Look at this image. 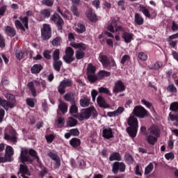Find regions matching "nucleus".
<instances>
[{"instance_id": "nucleus-37", "label": "nucleus", "mask_w": 178, "mask_h": 178, "mask_svg": "<svg viewBox=\"0 0 178 178\" xmlns=\"http://www.w3.org/2000/svg\"><path fill=\"white\" fill-rule=\"evenodd\" d=\"M87 70H88L87 74H95L97 67H95L91 63L88 64L87 67Z\"/></svg>"}, {"instance_id": "nucleus-38", "label": "nucleus", "mask_w": 178, "mask_h": 178, "mask_svg": "<svg viewBox=\"0 0 178 178\" xmlns=\"http://www.w3.org/2000/svg\"><path fill=\"white\" fill-rule=\"evenodd\" d=\"M61 42L62 38H60V36H58L51 41V45H53V47H59Z\"/></svg>"}, {"instance_id": "nucleus-21", "label": "nucleus", "mask_w": 178, "mask_h": 178, "mask_svg": "<svg viewBox=\"0 0 178 178\" xmlns=\"http://www.w3.org/2000/svg\"><path fill=\"white\" fill-rule=\"evenodd\" d=\"M65 101L67 102H70V104H76V98L74 97V94L72 92H68L63 96Z\"/></svg>"}, {"instance_id": "nucleus-35", "label": "nucleus", "mask_w": 178, "mask_h": 178, "mask_svg": "<svg viewBox=\"0 0 178 178\" xmlns=\"http://www.w3.org/2000/svg\"><path fill=\"white\" fill-rule=\"evenodd\" d=\"M27 87L29 88L33 97H37V92L35 90V87H34V83L33 81L29 82Z\"/></svg>"}, {"instance_id": "nucleus-47", "label": "nucleus", "mask_w": 178, "mask_h": 178, "mask_svg": "<svg viewBox=\"0 0 178 178\" xmlns=\"http://www.w3.org/2000/svg\"><path fill=\"white\" fill-rule=\"evenodd\" d=\"M77 112H79V108L77 107V106H76V103L72 104L70 108V113H71V115H73L74 113H77Z\"/></svg>"}, {"instance_id": "nucleus-51", "label": "nucleus", "mask_w": 178, "mask_h": 178, "mask_svg": "<svg viewBox=\"0 0 178 178\" xmlns=\"http://www.w3.org/2000/svg\"><path fill=\"white\" fill-rule=\"evenodd\" d=\"M51 54L52 50H44L43 51V56L45 59L49 60L52 58V56H51Z\"/></svg>"}, {"instance_id": "nucleus-7", "label": "nucleus", "mask_w": 178, "mask_h": 178, "mask_svg": "<svg viewBox=\"0 0 178 178\" xmlns=\"http://www.w3.org/2000/svg\"><path fill=\"white\" fill-rule=\"evenodd\" d=\"M133 115L136 116V118L144 119V118L148 116L149 113L148 111L144 108V107L141 106H136L133 110Z\"/></svg>"}, {"instance_id": "nucleus-20", "label": "nucleus", "mask_w": 178, "mask_h": 178, "mask_svg": "<svg viewBox=\"0 0 178 178\" xmlns=\"http://www.w3.org/2000/svg\"><path fill=\"white\" fill-rule=\"evenodd\" d=\"M17 175H26L27 176H31L30 172L29 171V167L26 164L19 165V172H17Z\"/></svg>"}, {"instance_id": "nucleus-3", "label": "nucleus", "mask_w": 178, "mask_h": 178, "mask_svg": "<svg viewBox=\"0 0 178 178\" xmlns=\"http://www.w3.org/2000/svg\"><path fill=\"white\" fill-rule=\"evenodd\" d=\"M91 115L93 118L98 116V113L94 106L82 109L81 113L76 115V118L80 121L87 120L89 118H91Z\"/></svg>"}, {"instance_id": "nucleus-2", "label": "nucleus", "mask_w": 178, "mask_h": 178, "mask_svg": "<svg viewBox=\"0 0 178 178\" xmlns=\"http://www.w3.org/2000/svg\"><path fill=\"white\" fill-rule=\"evenodd\" d=\"M127 124L129 126L127 128L128 134L132 138H135L136 136H137V130H138V120L134 115H130L128 118Z\"/></svg>"}, {"instance_id": "nucleus-31", "label": "nucleus", "mask_w": 178, "mask_h": 178, "mask_svg": "<svg viewBox=\"0 0 178 178\" xmlns=\"http://www.w3.org/2000/svg\"><path fill=\"white\" fill-rule=\"evenodd\" d=\"M109 161H122V156L119 152H113L110 155Z\"/></svg>"}, {"instance_id": "nucleus-18", "label": "nucleus", "mask_w": 178, "mask_h": 178, "mask_svg": "<svg viewBox=\"0 0 178 178\" xmlns=\"http://www.w3.org/2000/svg\"><path fill=\"white\" fill-rule=\"evenodd\" d=\"M4 33L8 37L13 38L16 35V29L10 26H4Z\"/></svg>"}, {"instance_id": "nucleus-19", "label": "nucleus", "mask_w": 178, "mask_h": 178, "mask_svg": "<svg viewBox=\"0 0 178 178\" xmlns=\"http://www.w3.org/2000/svg\"><path fill=\"white\" fill-rule=\"evenodd\" d=\"M15 152H13V147L12 146L8 145L6 147V154L4 159L6 160V162L8 161H10V158L13 155Z\"/></svg>"}, {"instance_id": "nucleus-5", "label": "nucleus", "mask_w": 178, "mask_h": 178, "mask_svg": "<svg viewBox=\"0 0 178 178\" xmlns=\"http://www.w3.org/2000/svg\"><path fill=\"white\" fill-rule=\"evenodd\" d=\"M149 135L147 136L146 141L151 145H155L159 137V129L156 127H152L149 129Z\"/></svg>"}, {"instance_id": "nucleus-42", "label": "nucleus", "mask_w": 178, "mask_h": 178, "mask_svg": "<svg viewBox=\"0 0 178 178\" xmlns=\"http://www.w3.org/2000/svg\"><path fill=\"white\" fill-rule=\"evenodd\" d=\"M34 84L36 87H40V86H42V89L40 90V91H44V90L47 88V83L45 82V81H42L41 83L38 81H34Z\"/></svg>"}, {"instance_id": "nucleus-59", "label": "nucleus", "mask_w": 178, "mask_h": 178, "mask_svg": "<svg viewBox=\"0 0 178 178\" xmlns=\"http://www.w3.org/2000/svg\"><path fill=\"white\" fill-rule=\"evenodd\" d=\"M70 9L74 16H80V13H79V8L77 7H71Z\"/></svg>"}, {"instance_id": "nucleus-9", "label": "nucleus", "mask_w": 178, "mask_h": 178, "mask_svg": "<svg viewBox=\"0 0 178 178\" xmlns=\"http://www.w3.org/2000/svg\"><path fill=\"white\" fill-rule=\"evenodd\" d=\"M74 51L70 47H68L65 49V55L63 56V59L66 63H72L74 60Z\"/></svg>"}, {"instance_id": "nucleus-1", "label": "nucleus", "mask_w": 178, "mask_h": 178, "mask_svg": "<svg viewBox=\"0 0 178 178\" xmlns=\"http://www.w3.org/2000/svg\"><path fill=\"white\" fill-rule=\"evenodd\" d=\"M29 155H31L32 158L30 157ZM19 159L22 163H24V162H29V163H31L34 159H36L37 162H40V157H38V155H37V152L33 149L29 150H22Z\"/></svg>"}, {"instance_id": "nucleus-36", "label": "nucleus", "mask_w": 178, "mask_h": 178, "mask_svg": "<svg viewBox=\"0 0 178 178\" xmlns=\"http://www.w3.org/2000/svg\"><path fill=\"white\" fill-rule=\"evenodd\" d=\"M53 67L56 72H60V67H62V62L60 60L53 61Z\"/></svg>"}, {"instance_id": "nucleus-28", "label": "nucleus", "mask_w": 178, "mask_h": 178, "mask_svg": "<svg viewBox=\"0 0 178 178\" xmlns=\"http://www.w3.org/2000/svg\"><path fill=\"white\" fill-rule=\"evenodd\" d=\"M111 76V72L105 70L99 71L97 74V77L99 80H103L105 77H109Z\"/></svg>"}, {"instance_id": "nucleus-40", "label": "nucleus", "mask_w": 178, "mask_h": 178, "mask_svg": "<svg viewBox=\"0 0 178 178\" xmlns=\"http://www.w3.org/2000/svg\"><path fill=\"white\" fill-rule=\"evenodd\" d=\"M60 55V51L59 50V49H55L52 54L53 61L59 60Z\"/></svg>"}, {"instance_id": "nucleus-55", "label": "nucleus", "mask_w": 178, "mask_h": 178, "mask_svg": "<svg viewBox=\"0 0 178 178\" xmlns=\"http://www.w3.org/2000/svg\"><path fill=\"white\" fill-rule=\"evenodd\" d=\"M15 55L16 58H17V59H19V60H22V59H23V51H22L19 49H17L15 50Z\"/></svg>"}, {"instance_id": "nucleus-32", "label": "nucleus", "mask_w": 178, "mask_h": 178, "mask_svg": "<svg viewBox=\"0 0 178 178\" xmlns=\"http://www.w3.org/2000/svg\"><path fill=\"white\" fill-rule=\"evenodd\" d=\"M122 38H124L127 44H129V42H131V40H133V34L130 33L124 32L122 34Z\"/></svg>"}, {"instance_id": "nucleus-43", "label": "nucleus", "mask_w": 178, "mask_h": 178, "mask_svg": "<svg viewBox=\"0 0 178 178\" xmlns=\"http://www.w3.org/2000/svg\"><path fill=\"white\" fill-rule=\"evenodd\" d=\"M167 91L170 92V94H176V92H177V88L175 85L170 84L167 87Z\"/></svg>"}, {"instance_id": "nucleus-29", "label": "nucleus", "mask_w": 178, "mask_h": 178, "mask_svg": "<svg viewBox=\"0 0 178 178\" xmlns=\"http://www.w3.org/2000/svg\"><path fill=\"white\" fill-rule=\"evenodd\" d=\"M67 104L63 102H60V104H58V109H60V112H62L63 115L67 113Z\"/></svg>"}, {"instance_id": "nucleus-4", "label": "nucleus", "mask_w": 178, "mask_h": 178, "mask_svg": "<svg viewBox=\"0 0 178 178\" xmlns=\"http://www.w3.org/2000/svg\"><path fill=\"white\" fill-rule=\"evenodd\" d=\"M5 98L8 100H5L0 97V104L1 106L6 111H9L15 108V105L16 104V99H15V95L10 93H6L4 95Z\"/></svg>"}, {"instance_id": "nucleus-39", "label": "nucleus", "mask_w": 178, "mask_h": 178, "mask_svg": "<svg viewBox=\"0 0 178 178\" xmlns=\"http://www.w3.org/2000/svg\"><path fill=\"white\" fill-rule=\"evenodd\" d=\"M88 80L90 81V83H95L98 79V76L95 75V74H88Z\"/></svg>"}, {"instance_id": "nucleus-34", "label": "nucleus", "mask_w": 178, "mask_h": 178, "mask_svg": "<svg viewBox=\"0 0 178 178\" xmlns=\"http://www.w3.org/2000/svg\"><path fill=\"white\" fill-rule=\"evenodd\" d=\"M40 16L44 19H49L51 17V10L47 8L41 10Z\"/></svg>"}, {"instance_id": "nucleus-27", "label": "nucleus", "mask_w": 178, "mask_h": 178, "mask_svg": "<svg viewBox=\"0 0 178 178\" xmlns=\"http://www.w3.org/2000/svg\"><path fill=\"white\" fill-rule=\"evenodd\" d=\"M42 70V65L40 64H35L31 68V72L33 74H37V73H40Z\"/></svg>"}, {"instance_id": "nucleus-14", "label": "nucleus", "mask_w": 178, "mask_h": 178, "mask_svg": "<svg viewBox=\"0 0 178 178\" xmlns=\"http://www.w3.org/2000/svg\"><path fill=\"white\" fill-rule=\"evenodd\" d=\"M124 90H126L124 83H123V81L119 80L115 83V86L113 89V92H114V94H118V92H122L124 91Z\"/></svg>"}, {"instance_id": "nucleus-6", "label": "nucleus", "mask_w": 178, "mask_h": 178, "mask_svg": "<svg viewBox=\"0 0 178 178\" xmlns=\"http://www.w3.org/2000/svg\"><path fill=\"white\" fill-rule=\"evenodd\" d=\"M69 87H73V80L67 78H65L61 81L58 86V92L61 95H63L66 92V88Z\"/></svg>"}, {"instance_id": "nucleus-8", "label": "nucleus", "mask_w": 178, "mask_h": 178, "mask_svg": "<svg viewBox=\"0 0 178 178\" xmlns=\"http://www.w3.org/2000/svg\"><path fill=\"white\" fill-rule=\"evenodd\" d=\"M41 35L42 40L44 41L47 40H49L51 37H52V30L51 29V26L48 24H43V27L41 29Z\"/></svg>"}, {"instance_id": "nucleus-26", "label": "nucleus", "mask_w": 178, "mask_h": 178, "mask_svg": "<svg viewBox=\"0 0 178 178\" xmlns=\"http://www.w3.org/2000/svg\"><path fill=\"white\" fill-rule=\"evenodd\" d=\"M134 22L135 24H137L138 26H143V24H144V18H143L142 16L140 15V14L136 13Z\"/></svg>"}, {"instance_id": "nucleus-11", "label": "nucleus", "mask_w": 178, "mask_h": 178, "mask_svg": "<svg viewBox=\"0 0 178 178\" xmlns=\"http://www.w3.org/2000/svg\"><path fill=\"white\" fill-rule=\"evenodd\" d=\"M4 140L10 141L11 143H17V133L15 130H11L10 132L4 134Z\"/></svg>"}, {"instance_id": "nucleus-63", "label": "nucleus", "mask_w": 178, "mask_h": 178, "mask_svg": "<svg viewBox=\"0 0 178 178\" xmlns=\"http://www.w3.org/2000/svg\"><path fill=\"white\" fill-rule=\"evenodd\" d=\"M47 143H52L55 140V136L53 134L47 135L45 136Z\"/></svg>"}, {"instance_id": "nucleus-10", "label": "nucleus", "mask_w": 178, "mask_h": 178, "mask_svg": "<svg viewBox=\"0 0 178 178\" xmlns=\"http://www.w3.org/2000/svg\"><path fill=\"white\" fill-rule=\"evenodd\" d=\"M50 20L56 24L58 30H62L65 22L63 21V19H62V17L58 15V13H54L53 15H51Z\"/></svg>"}, {"instance_id": "nucleus-24", "label": "nucleus", "mask_w": 178, "mask_h": 178, "mask_svg": "<svg viewBox=\"0 0 178 178\" xmlns=\"http://www.w3.org/2000/svg\"><path fill=\"white\" fill-rule=\"evenodd\" d=\"M103 137L104 138H107V140H109V138H113V132L112 131V129L111 128L104 129L103 130Z\"/></svg>"}, {"instance_id": "nucleus-44", "label": "nucleus", "mask_w": 178, "mask_h": 178, "mask_svg": "<svg viewBox=\"0 0 178 178\" xmlns=\"http://www.w3.org/2000/svg\"><path fill=\"white\" fill-rule=\"evenodd\" d=\"M56 126L58 127H63L65 124V118L59 117L55 122Z\"/></svg>"}, {"instance_id": "nucleus-46", "label": "nucleus", "mask_w": 178, "mask_h": 178, "mask_svg": "<svg viewBox=\"0 0 178 178\" xmlns=\"http://www.w3.org/2000/svg\"><path fill=\"white\" fill-rule=\"evenodd\" d=\"M138 58L140 60L145 61L148 59V55L145 52L141 51L138 54Z\"/></svg>"}, {"instance_id": "nucleus-30", "label": "nucleus", "mask_w": 178, "mask_h": 178, "mask_svg": "<svg viewBox=\"0 0 178 178\" xmlns=\"http://www.w3.org/2000/svg\"><path fill=\"white\" fill-rule=\"evenodd\" d=\"M75 126H77V120L74 119L73 117L68 118L67 127H74Z\"/></svg>"}, {"instance_id": "nucleus-22", "label": "nucleus", "mask_w": 178, "mask_h": 178, "mask_svg": "<svg viewBox=\"0 0 178 178\" xmlns=\"http://www.w3.org/2000/svg\"><path fill=\"white\" fill-rule=\"evenodd\" d=\"M70 46L73 48H75V49H79V51H86L87 49V45H86L84 43H76V42H71Z\"/></svg>"}, {"instance_id": "nucleus-13", "label": "nucleus", "mask_w": 178, "mask_h": 178, "mask_svg": "<svg viewBox=\"0 0 178 178\" xmlns=\"http://www.w3.org/2000/svg\"><path fill=\"white\" fill-rule=\"evenodd\" d=\"M139 10L145 15V17H148V19H155L156 17V11L153 10L150 14L149 10H148L144 6H140Z\"/></svg>"}, {"instance_id": "nucleus-41", "label": "nucleus", "mask_w": 178, "mask_h": 178, "mask_svg": "<svg viewBox=\"0 0 178 178\" xmlns=\"http://www.w3.org/2000/svg\"><path fill=\"white\" fill-rule=\"evenodd\" d=\"M76 33L83 34V33H84V31H86V26L81 23H78L77 27L76 29Z\"/></svg>"}, {"instance_id": "nucleus-64", "label": "nucleus", "mask_w": 178, "mask_h": 178, "mask_svg": "<svg viewBox=\"0 0 178 178\" xmlns=\"http://www.w3.org/2000/svg\"><path fill=\"white\" fill-rule=\"evenodd\" d=\"M165 158L169 161V159H175V154L173 153L170 152L165 154Z\"/></svg>"}, {"instance_id": "nucleus-52", "label": "nucleus", "mask_w": 178, "mask_h": 178, "mask_svg": "<svg viewBox=\"0 0 178 178\" xmlns=\"http://www.w3.org/2000/svg\"><path fill=\"white\" fill-rule=\"evenodd\" d=\"M15 25L16 29H20L21 30H22V31H26V29L23 26V24H22V22L19 19L15 20Z\"/></svg>"}, {"instance_id": "nucleus-53", "label": "nucleus", "mask_w": 178, "mask_h": 178, "mask_svg": "<svg viewBox=\"0 0 178 178\" xmlns=\"http://www.w3.org/2000/svg\"><path fill=\"white\" fill-rule=\"evenodd\" d=\"M170 111L172 112H178V102H175L170 104Z\"/></svg>"}, {"instance_id": "nucleus-61", "label": "nucleus", "mask_w": 178, "mask_h": 178, "mask_svg": "<svg viewBox=\"0 0 178 178\" xmlns=\"http://www.w3.org/2000/svg\"><path fill=\"white\" fill-rule=\"evenodd\" d=\"M26 104L28 106H30L31 108H34L35 106L33 99H30V98L26 99Z\"/></svg>"}, {"instance_id": "nucleus-17", "label": "nucleus", "mask_w": 178, "mask_h": 178, "mask_svg": "<svg viewBox=\"0 0 178 178\" xmlns=\"http://www.w3.org/2000/svg\"><path fill=\"white\" fill-rule=\"evenodd\" d=\"M97 104L100 108H104L106 109V108H109V104L106 102V100L102 96H98L97 98Z\"/></svg>"}, {"instance_id": "nucleus-62", "label": "nucleus", "mask_w": 178, "mask_h": 178, "mask_svg": "<svg viewBox=\"0 0 178 178\" xmlns=\"http://www.w3.org/2000/svg\"><path fill=\"white\" fill-rule=\"evenodd\" d=\"M72 6L71 8H77L80 5V0H71Z\"/></svg>"}, {"instance_id": "nucleus-48", "label": "nucleus", "mask_w": 178, "mask_h": 178, "mask_svg": "<svg viewBox=\"0 0 178 178\" xmlns=\"http://www.w3.org/2000/svg\"><path fill=\"white\" fill-rule=\"evenodd\" d=\"M99 92L100 94H106L107 95H112L111 91L107 88L101 87L99 88Z\"/></svg>"}, {"instance_id": "nucleus-50", "label": "nucleus", "mask_w": 178, "mask_h": 178, "mask_svg": "<svg viewBox=\"0 0 178 178\" xmlns=\"http://www.w3.org/2000/svg\"><path fill=\"white\" fill-rule=\"evenodd\" d=\"M124 159L127 163H133V162H134V159L133 158V156L129 154V153H127L124 155Z\"/></svg>"}, {"instance_id": "nucleus-16", "label": "nucleus", "mask_w": 178, "mask_h": 178, "mask_svg": "<svg viewBox=\"0 0 178 178\" xmlns=\"http://www.w3.org/2000/svg\"><path fill=\"white\" fill-rule=\"evenodd\" d=\"M99 60L101 62L104 67H109V65H111V60L108 59V56L102 54V53H100L99 55Z\"/></svg>"}, {"instance_id": "nucleus-58", "label": "nucleus", "mask_w": 178, "mask_h": 178, "mask_svg": "<svg viewBox=\"0 0 178 178\" xmlns=\"http://www.w3.org/2000/svg\"><path fill=\"white\" fill-rule=\"evenodd\" d=\"M70 133L71 134V136H80V131L77 128L70 129Z\"/></svg>"}, {"instance_id": "nucleus-49", "label": "nucleus", "mask_w": 178, "mask_h": 178, "mask_svg": "<svg viewBox=\"0 0 178 178\" xmlns=\"http://www.w3.org/2000/svg\"><path fill=\"white\" fill-rule=\"evenodd\" d=\"M154 170V164L150 163L145 169V175H149Z\"/></svg>"}, {"instance_id": "nucleus-33", "label": "nucleus", "mask_w": 178, "mask_h": 178, "mask_svg": "<svg viewBox=\"0 0 178 178\" xmlns=\"http://www.w3.org/2000/svg\"><path fill=\"white\" fill-rule=\"evenodd\" d=\"M70 144L73 148H77V147L81 144V141L77 138H74L70 140Z\"/></svg>"}, {"instance_id": "nucleus-54", "label": "nucleus", "mask_w": 178, "mask_h": 178, "mask_svg": "<svg viewBox=\"0 0 178 178\" xmlns=\"http://www.w3.org/2000/svg\"><path fill=\"white\" fill-rule=\"evenodd\" d=\"M167 41L169 45L172 47V48H175L176 46L177 45V40H173V39L170 38V37L168 38Z\"/></svg>"}, {"instance_id": "nucleus-25", "label": "nucleus", "mask_w": 178, "mask_h": 178, "mask_svg": "<svg viewBox=\"0 0 178 178\" xmlns=\"http://www.w3.org/2000/svg\"><path fill=\"white\" fill-rule=\"evenodd\" d=\"M86 15L90 22H97V15L92 13V10H87Z\"/></svg>"}, {"instance_id": "nucleus-15", "label": "nucleus", "mask_w": 178, "mask_h": 178, "mask_svg": "<svg viewBox=\"0 0 178 178\" xmlns=\"http://www.w3.org/2000/svg\"><path fill=\"white\" fill-rule=\"evenodd\" d=\"M107 30L111 33H115V31H122V26H118V22L115 20H113L111 24L107 26Z\"/></svg>"}, {"instance_id": "nucleus-57", "label": "nucleus", "mask_w": 178, "mask_h": 178, "mask_svg": "<svg viewBox=\"0 0 178 178\" xmlns=\"http://www.w3.org/2000/svg\"><path fill=\"white\" fill-rule=\"evenodd\" d=\"M19 19L22 20L24 27L29 29V17H24V18H22V17H20Z\"/></svg>"}, {"instance_id": "nucleus-60", "label": "nucleus", "mask_w": 178, "mask_h": 178, "mask_svg": "<svg viewBox=\"0 0 178 178\" xmlns=\"http://www.w3.org/2000/svg\"><path fill=\"white\" fill-rule=\"evenodd\" d=\"M127 60H130V56L129 55H124L122 56V59H121V61H120V63L122 65H124V63H126V62H127Z\"/></svg>"}, {"instance_id": "nucleus-56", "label": "nucleus", "mask_w": 178, "mask_h": 178, "mask_svg": "<svg viewBox=\"0 0 178 178\" xmlns=\"http://www.w3.org/2000/svg\"><path fill=\"white\" fill-rule=\"evenodd\" d=\"M42 5H45V6H54V0H42Z\"/></svg>"}, {"instance_id": "nucleus-23", "label": "nucleus", "mask_w": 178, "mask_h": 178, "mask_svg": "<svg viewBox=\"0 0 178 178\" xmlns=\"http://www.w3.org/2000/svg\"><path fill=\"white\" fill-rule=\"evenodd\" d=\"M90 101L91 99H90V97H84L79 100L80 106H82V108H87V106H90Z\"/></svg>"}, {"instance_id": "nucleus-45", "label": "nucleus", "mask_w": 178, "mask_h": 178, "mask_svg": "<svg viewBox=\"0 0 178 178\" xmlns=\"http://www.w3.org/2000/svg\"><path fill=\"white\" fill-rule=\"evenodd\" d=\"M84 55H86V52L81 50H77L75 53V56L78 60L83 59L84 58Z\"/></svg>"}, {"instance_id": "nucleus-12", "label": "nucleus", "mask_w": 178, "mask_h": 178, "mask_svg": "<svg viewBox=\"0 0 178 178\" xmlns=\"http://www.w3.org/2000/svg\"><path fill=\"white\" fill-rule=\"evenodd\" d=\"M124 172L126 170V164L123 162L115 161L112 166V171L115 175H117L118 172Z\"/></svg>"}]
</instances>
